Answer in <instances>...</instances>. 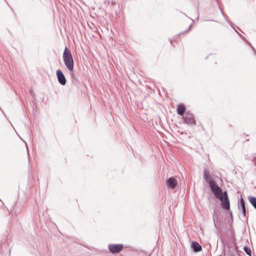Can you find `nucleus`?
I'll return each instance as SVG.
<instances>
[{
  "mask_svg": "<svg viewBox=\"0 0 256 256\" xmlns=\"http://www.w3.org/2000/svg\"><path fill=\"white\" fill-rule=\"evenodd\" d=\"M204 177L209 184L212 192L222 202V207L226 210H230V204L227 192L225 191L222 192V189L216 184L215 181L211 179L210 174L206 170H204Z\"/></svg>",
  "mask_w": 256,
  "mask_h": 256,
  "instance_id": "obj_1",
  "label": "nucleus"
},
{
  "mask_svg": "<svg viewBox=\"0 0 256 256\" xmlns=\"http://www.w3.org/2000/svg\"><path fill=\"white\" fill-rule=\"evenodd\" d=\"M63 60L64 64L70 72L74 70V62L71 52L66 46L63 53Z\"/></svg>",
  "mask_w": 256,
  "mask_h": 256,
  "instance_id": "obj_2",
  "label": "nucleus"
},
{
  "mask_svg": "<svg viewBox=\"0 0 256 256\" xmlns=\"http://www.w3.org/2000/svg\"><path fill=\"white\" fill-rule=\"evenodd\" d=\"M182 118L184 122L189 126H194L196 124L193 115L190 112H186L184 116H182Z\"/></svg>",
  "mask_w": 256,
  "mask_h": 256,
  "instance_id": "obj_3",
  "label": "nucleus"
},
{
  "mask_svg": "<svg viewBox=\"0 0 256 256\" xmlns=\"http://www.w3.org/2000/svg\"><path fill=\"white\" fill-rule=\"evenodd\" d=\"M124 247L122 244H110L108 249L112 254H118L122 251Z\"/></svg>",
  "mask_w": 256,
  "mask_h": 256,
  "instance_id": "obj_4",
  "label": "nucleus"
},
{
  "mask_svg": "<svg viewBox=\"0 0 256 256\" xmlns=\"http://www.w3.org/2000/svg\"><path fill=\"white\" fill-rule=\"evenodd\" d=\"M56 74L58 82L62 86H64L66 84V81L62 71L58 69L56 70Z\"/></svg>",
  "mask_w": 256,
  "mask_h": 256,
  "instance_id": "obj_5",
  "label": "nucleus"
},
{
  "mask_svg": "<svg viewBox=\"0 0 256 256\" xmlns=\"http://www.w3.org/2000/svg\"><path fill=\"white\" fill-rule=\"evenodd\" d=\"M245 204V201L243 198H242L238 204V208L240 210H242L243 216L246 217V208Z\"/></svg>",
  "mask_w": 256,
  "mask_h": 256,
  "instance_id": "obj_6",
  "label": "nucleus"
},
{
  "mask_svg": "<svg viewBox=\"0 0 256 256\" xmlns=\"http://www.w3.org/2000/svg\"><path fill=\"white\" fill-rule=\"evenodd\" d=\"M177 184V180L173 177L169 178L166 181L167 186L172 189L174 188Z\"/></svg>",
  "mask_w": 256,
  "mask_h": 256,
  "instance_id": "obj_7",
  "label": "nucleus"
},
{
  "mask_svg": "<svg viewBox=\"0 0 256 256\" xmlns=\"http://www.w3.org/2000/svg\"><path fill=\"white\" fill-rule=\"evenodd\" d=\"M192 248L194 252H199L202 250L201 246L196 242H193L192 244Z\"/></svg>",
  "mask_w": 256,
  "mask_h": 256,
  "instance_id": "obj_8",
  "label": "nucleus"
},
{
  "mask_svg": "<svg viewBox=\"0 0 256 256\" xmlns=\"http://www.w3.org/2000/svg\"><path fill=\"white\" fill-rule=\"evenodd\" d=\"M186 111V107L183 104H180L176 110L177 114L180 116H184Z\"/></svg>",
  "mask_w": 256,
  "mask_h": 256,
  "instance_id": "obj_9",
  "label": "nucleus"
},
{
  "mask_svg": "<svg viewBox=\"0 0 256 256\" xmlns=\"http://www.w3.org/2000/svg\"><path fill=\"white\" fill-rule=\"evenodd\" d=\"M248 199L252 205L255 209H256V198L252 196H249L248 197Z\"/></svg>",
  "mask_w": 256,
  "mask_h": 256,
  "instance_id": "obj_10",
  "label": "nucleus"
},
{
  "mask_svg": "<svg viewBox=\"0 0 256 256\" xmlns=\"http://www.w3.org/2000/svg\"><path fill=\"white\" fill-rule=\"evenodd\" d=\"M227 256H240L238 250L234 248L230 250V252Z\"/></svg>",
  "mask_w": 256,
  "mask_h": 256,
  "instance_id": "obj_11",
  "label": "nucleus"
},
{
  "mask_svg": "<svg viewBox=\"0 0 256 256\" xmlns=\"http://www.w3.org/2000/svg\"><path fill=\"white\" fill-rule=\"evenodd\" d=\"M244 250L245 252L248 256H250L252 254L251 250L247 246H244Z\"/></svg>",
  "mask_w": 256,
  "mask_h": 256,
  "instance_id": "obj_12",
  "label": "nucleus"
},
{
  "mask_svg": "<svg viewBox=\"0 0 256 256\" xmlns=\"http://www.w3.org/2000/svg\"><path fill=\"white\" fill-rule=\"evenodd\" d=\"M250 47L252 48L253 50L255 52V53L256 54V49L252 46L250 45Z\"/></svg>",
  "mask_w": 256,
  "mask_h": 256,
  "instance_id": "obj_13",
  "label": "nucleus"
},
{
  "mask_svg": "<svg viewBox=\"0 0 256 256\" xmlns=\"http://www.w3.org/2000/svg\"><path fill=\"white\" fill-rule=\"evenodd\" d=\"M190 27H191V26H190V27L188 28V30H186L184 32H188V31L190 29Z\"/></svg>",
  "mask_w": 256,
  "mask_h": 256,
  "instance_id": "obj_14",
  "label": "nucleus"
},
{
  "mask_svg": "<svg viewBox=\"0 0 256 256\" xmlns=\"http://www.w3.org/2000/svg\"><path fill=\"white\" fill-rule=\"evenodd\" d=\"M236 32L239 34V36H242L241 34H239L236 30Z\"/></svg>",
  "mask_w": 256,
  "mask_h": 256,
  "instance_id": "obj_15",
  "label": "nucleus"
},
{
  "mask_svg": "<svg viewBox=\"0 0 256 256\" xmlns=\"http://www.w3.org/2000/svg\"><path fill=\"white\" fill-rule=\"evenodd\" d=\"M222 256L220 255V256Z\"/></svg>",
  "mask_w": 256,
  "mask_h": 256,
  "instance_id": "obj_16",
  "label": "nucleus"
}]
</instances>
